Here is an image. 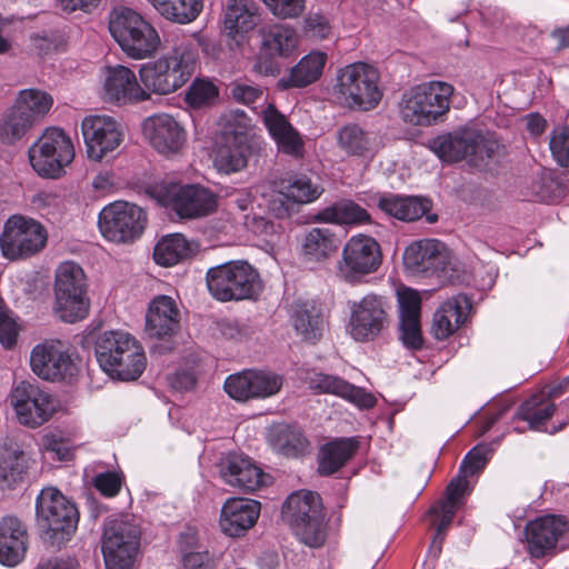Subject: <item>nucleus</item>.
I'll list each match as a JSON object with an SVG mask.
<instances>
[{"instance_id":"37998d69","label":"nucleus","mask_w":569,"mask_h":569,"mask_svg":"<svg viewBox=\"0 0 569 569\" xmlns=\"http://www.w3.org/2000/svg\"><path fill=\"white\" fill-rule=\"evenodd\" d=\"M262 46L272 56L288 57L297 44L298 36L289 24L276 23L261 30Z\"/></svg>"},{"instance_id":"603ef678","label":"nucleus","mask_w":569,"mask_h":569,"mask_svg":"<svg viewBox=\"0 0 569 569\" xmlns=\"http://www.w3.org/2000/svg\"><path fill=\"white\" fill-rule=\"evenodd\" d=\"M219 94L216 84L209 80L196 79L186 92V102L192 108L211 104Z\"/></svg>"},{"instance_id":"ea45409f","label":"nucleus","mask_w":569,"mask_h":569,"mask_svg":"<svg viewBox=\"0 0 569 569\" xmlns=\"http://www.w3.org/2000/svg\"><path fill=\"white\" fill-rule=\"evenodd\" d=\"M317 222L335 224H365L371 221L369 212L352 200H342L328 206L315 216Z\"/></svg>"},{"instance_id":"09e8293b","label":"nucleus","mask_w":569,"mask_h":569,"mask_svg":"<svg viewBox=\"0 0 569 569\" xmlns=\"http://www.w3.org/2000/svg\"><path fill=\"white\" fill-rule=\"evenodd\" d=\"M33 126L27 113L13 104L0 120V141L13 144L23 138Z\"/></svg>"},{"instance_id":"72a5a7b5","label":"nucleus","mask_w":569,"mask_h":569,"mask_svg":"<svg viewBox=\"0 0 569 569\" xmlns=\"http://www.w3.org/2000/svg\"><path fill=\"white\" fill-rule=\"evenodd\" d=\"M326 62V53L321 51L308 53L290 69L288 77H283L278 81V87L287 90L290 88H305L316 82L321 77Z\"/></svg>"},{"instance_id":"a211bd4d","label":"nucleus","mask_w":569,"mask_h":569,"mask_svg":"<svg viewBox=\"0 0 569 569\" xmlns=\"http://www.w3.org/2000/svg\"><path fill=\"white\" fill-rule=\"evenodd\" d=\"M12 406L18 421L30 428H37L49 420L53 405L48 392L40 389L37 382L22 380L16 383L10 392Z\"/></svg>"},{"instance_id":"5fc2aeb1","label":"nucleus","mask_w":569,"mask_h":569,"mask_svg":"<svg viewBox=\"0 0 569 569\" xmlns=\"http://www.w3.org/2000/svg\"><path fill=\"white\" fill-rule=\"evenodd\" d=\"M491 450L488 446L473 447L463 458L459 472L465 477L473 476L480 472L489 460Z\"/></svg>"},{"instance_id":"7c9ffc66","label":"nucleus","mask_w":569,"mask_h":569,"mask_svg":"<svg viewBox=\"0 0 569 569\" xmlns=\"http://www.w3.org/2000/svg\"><path fill=\"white\" fill-rule=\"evenodd\" d=\"M309 385L320 393L341 397L359 408L370 409L376 405V398L371 393L337 376L315 372L309 377Z\"/></svg>"},{"instance_id":"c9c22d12","label":"nucleus","mask_w":569,"mask_h":569,"mask_svg":"<svg viewBox=\"0 0 569 569\" xmlns=\"http://www.w3.org/2000/svg\"><path fill=\"white\" fill-rule=\"evenodd\" d=\"M337 144L348 156L369 158L376 152L375 137L357 123H348L337 132Z\"/></svg>"},{"instance_id":"de8ad7c7","label":"nucleus","mask_w":569,"mask_h":569,"mask_svg":"<svg viewBox=\"0 0 569 569\" xmlns=\"http://www.w3.org/2000/svg\"><path fill=\"white\" fill-rule=\"evenodd\" d=\"M53 104V99L50 94L38 89H24L19 92L14 102L20 111L27 113L28 118L38 123L49 112Z\"/></svg>"},{"instance_id":"7ed1b4c3","label":"nucleus","mask_w":569,"mask_h":569,"mask_svg":"<svg viewBox=\"0 0 569 569\" xmlns=\"http://www.w3.org/2000/svg\"><path fill=\"white\" fill-rule=\"evenodd\" d=\"M108 28L121 50L132 59L151 57L161 43L156 28L126 6H117L110 11Z\"/></svg>"},{"instance_id":"1a4fd4ad","label":"nucleus","mask_w":569,"mask_h":569,"mask_svg":"<svg viewBox=\"0 0 569 569\" xmlns=\"http://www.w3.org/2000/svg\"><path fill=\"white\" fill-rule=\"evenodd\" d=\"M282 516L302 543L311 548L323 545L325 515L317 493L312 491L291 493L283 505Z\"/></svg>"},{"instance_id":"c85d7f7f","label":"nucleus","mask_w":569,"mask_h":569,"mask_svg":"<svg viewBox=\"0 0 569 569\" xmlns=\"http://www.w3.org/2000/svg\"><path fill=\"white\" fill-rule=\"evenodd\" d=\"M260 502L252 499L230 498L221 508L220 527L230 537L246 533L258 520Z\"/></svg>"},{"instance_id":"aec40b11","label":"nucleus","mask_w":569,"mask_h":569,"mask_svg":"<svg viewBox=\"0 0 569 569\" xmlns=\"http://www.w3.org/2000/svg\"><path fill=\"white\" fill-rule=\"evenodd\" d=\"M81 131L90 160L101 161L123 140L121 124L112 117L94 114L84 117Z\"/></svg>"},{"instance_id":"39448f33","label":"nucleus","mask_w":569,"mask_h":569,"mask_svg":"<svg viewBox=\"0 0 569 569\" xmlns=\"http://www.w3.org/2000/svg\"><path fill=\"white\" fill-rule=\"evenodd\" d=\"M36 516L43 539L51 547H60L69 541L74 535L79 521L76 505L52 487L42 489L38 495Z\"/></svg>"},{"instance_id":"6e6d98bb","label":"nucleus","mask_w":569,"mask_h":569,"mask_svg":"<svg viewBox=\"0 0 569 569\" xmlns=\"http://www.w3.org/2000/svg\"><path fill=\"white\" fill-rule=\"evenodd\" d=\"M398 303L400 321L420 319L421 298L416 290L406 288L398 291Z\"/></svg>"},{"instance_id":"f704fd0d","label":"nucleus","mask_w":569,"mask_h":569,"mask_svg":"<svg viewBox=\"0 0 569 569\" xmlns=\"http://www.w3.org/2000/svg\"><path fill=\"white\" fill-rule=\"evenodd\" d=\"M359 441L357 438H338L327 442L320 449L319 473L330 476L343 467L357 452Z\"/></svg>"},{"instance_id":"e433bc0d","label":"nucleus","mask_w":569,"mask_h":569,"mask_svg":"<svg viewBox=\"0 0 569 569\" xmlns=\"http://www.w3.org/2000/svg\"><path fill=\"white\" fill-rule=\"evenodd\" d=\"M340 240L329 228H311L303 238L302 253L309 261H325L337 252Z\"/></svg>"},{"instance_id":"a19ab883","label":"nucleus","mask_w":569,"mask_h":569,"mask_svg":"<svg viewBox=\"0 0 569 569\" xmlns=\"http://www.w3.org/2000/svg\"><path fill=\"white\" fill-rule=\"evenodd\" d=\"M27 461L23 450L12 445H0V485L14 488L27 473Z\"/></svg>"},{"instance_id":"8fccbe9b","label":"nucleus","mask_w":569,"mask_h":569,"mask_svg":"<svg viewBox=\"0 0 569 569\" xmlns=\"http://www.w3.org/2000/svg\"><path fill=\"white\" fill-rule=\"evenodd\" d=\"M531 194L536 201L552 202L560 200L567 192L563 180L551 172H542L530 184Z\"/></svg>"},{"instance_id":"69168bd1","label":"nucleus","mask_w":569,"mask_h":569,"mask_svg":"<svg viewBox=\"0 0 569 569\" xmlns=\"http://www.w3.org/2000/svg\"><path fill=\"white\" fill-rule=\"evenodd\" d=\"M305 31L312 38L326 39L330 34L329 20L320 13H310L305 19Z\"/></svg>"},{"instance_id":"49530a36","label":"nucleus","mask_w":569,"mask_h":569,"mask_svg":"<svg viewBox=\"0 0 569 569\" xmlns=\"http://www.w3.org/2000/svg\"><path fill=\"white\" fill-rule=\"evenodd\" d=\"M556 405L546 398L545 395H533L523 401L517 410L516 416L529 423V428L540 430L541 427L552 417Z\"/></svg>"},{"instance_id":"a18cd8bd","label":"nucleus","mask_w":569,"mask_h":569,"mask_svg":"<svg viewBox=\"0 0 569 569\" xmlns=\"http://www.w3.org/2000/svg\"><path fill=\"white\" fill-rule=\"evenodd\" d=\"M167 20L189 23L197 19L203 8L202 0H148Z\"/></svg>"},{"instance_id":"412c9836","label":"nucleus","mask_w":569,"mask_h":569,"mask_svg":"<svg viewBox=\"0 0 569 569\" xmlns=\"http://www.w3.org/2000/svg\"><path fill=\"white\" fill-rule=\"evenodd\" d=\"M403 263L415 273L446 277L452 270V261L446 246L436 239H422L409 244L403 253Z\"/></svg>"},{"instance_id":"b1692460","label":"nucleus","mask_w":569,"mask_h":569,"mask_svg":"<svg viewBox=\"0 0 569 569\" xmlns=\"http://www.w3.org/2000/svg\"><path fill=\"white\" fill-rule=\"evenodd\" d=\"M252 154V146L242 131L226 129L214 152L213 164L219 172L230 174L243 170Z\"/></svg>"},{"instance_id":"4d7b16f0","label":"nucleus","mask_w":569,"mask_h":569,"mask_svg":"<svg viewBox=\"0 0 569 569\" xmlns=\"http://www.w3.org/2000/svg\"><path fill=\"white\" fill-rule=\"evenodd\" d=\"M549 147L557 163L569 167V127L553 129Z\"/></svg>"},{"instance_id":"052dcab7","label":"nucleus","mask_w":569,"mask_h":569,"mask_svg":"<svg viewBox=\"0 0 569 569\" xmlns=\"http://www.w3.org/2000/svg\"><path fill=\"white\" fill-rule=\"evenodd\" d=\"M230 96L234 101L250 106L262 99L263 90L259 86L234 81L230 84Z\"/></svg>"},{"instance_id":"338daca9","label":"nucleus","mask_w":569,"mask_h":569,"mask_svg":"<svg viewBox=\"0 0 569 569\" xmlns=\"http://www.w3.org/2000/svg\"><path fill=\"white\" fill-rule=\"evenodd\" d=\"M182 569H214L208 551L188 552L182 558Z\"/></svg>"},{"instance_id":"473e14b6","label":"nucleus","mask_w":569,"mask_h":569,"mask_svg":"<svg viewBox=\"0 0 569 569\" xmlns=\"http://www.w3.org/2000/svg\"><path fill=\"white\" fill-rule=\"evenodd\" d=\"M291 325L296 333L305 341L317 342L323 331V318L320 309L309 301H298L291 307Z\"/></svg>"},{"instance_id":"e2e57ef3","label":"nucleus","mask_w":569,"mask_h":569,"mask_svg":"<svg viewBox=\"0 0 569 569\" xmlns=\"http://www.w3.org/2000/svg\"><path fill=\"white\" fill-rule=\"evenodd\" d=\"M262 120L272 139L281 131L289 129V126L291 124L287 117L273 104H268V107L262 111Z\"/></svg>"},{"instance_id":"bb28decb","label":"nucleus","mask_w":569,"mask_h":569,"mask_svg":"<svg viewBox=\"0 0 569 569\" xmlns=\"http://www.w3.org/2000/svg\"><path fill=\"white\" fill-rule=\"evenodd\" d=\"M567 528V521L557 516H546L529 522L525 531L529 553L535 558L545 557L556 547Z\"/></svg>"},{"instance_id":"5701e85b","label":"nucleus","mask_w":569,"mask_h":569,"mask_svg":"<svg viewBox=\"0 0 569 569\" xmlns=\"http://www.w3.org/2000/svg\"><path fill=\"white\" fill-rule=\"evenodd\" d=\"M220 476L226 485L246 492L262 488L270 479L252 459L236 452L221 459Z\"/></svg>"},{"instance_id":"a878e982","label":"nucleus","mask_w":569,"mask_h":569,"mask_svg":"<svg viewBox=\"0 0 569 569\" xmlns=\"http://www.w3.org/2000/svg\"><path fill=\"white\" fill-rule=\"evenodd\" d=\"M142 88L131 69L123 66L109 68L104 80V99L118 104L149 100L150 94Z\"/></svg>"},{"instance_id":"0e129e2a","label":"nucleus","mask_w":569,"mask_h":569,"mask_svg":"<svg viewBox=\"0 0 569 569\" xmlns=\"http://www.w3.org/2000/svg\"><path fill=\"white\" fill-rule=\"evenodd\" d=\"M18 329L14 320L9 316L8 310L0 303V342L9 349L16 341Z\"/></svg>"},{"instance_id":"dca6fc26","label":"nucleus","mask_w":569,"mask_h":569,"mask_svg":"<svg viewBox=\"0 0 569 569\" xmlns=\"http://www.w3.org/2000/svg\"><path fill=\"white\" fill-rule=\"evenodd\" d=\"M163 206L181 220H197L216 212L218 196L199 183L170 184L166 189Z\"/></svg>"},{"instance_id":"13d9d810","label":"nucleus","mask_w":569,"mask_h":569,"mask_svg":"<svg viewBox=\"0 0 569 569\" xmlns=\"http://www.w3.org/2000/svg\"><path fill=\"white\" fill-rule=\"evenodd\" d=\"M123 475L117 471H104L93 477L94 488L104 497H116L123 485Z\"/></svg>"},{"instance_id":"2f4dec72","label":"nucleus","mask_w":569,"mask_h":569,"mask_svg":"<svg viewBox=\"0 0 569 569\" xmlns=\"http://www.w3.org/2000/svg\"><path fill=\"white\" fill-rule=\"evenodd\" d=\"M471 309V301L466 295H458L443 302L435 312L432 330L437 339L451 336L465 321Z\"/></svg>"},{"instance_id":"2eb2a0df","label":"nucleus","mask_w":569,"mask_h":569,"mask_svg":"<svg viewBox=\"0 0 569 569\" xmlns=\"http://www.w3.org/2000/svg\"><path fill=\"white\" fill-rule=\"evenodd\" d=\"M349 308L348 330L356 341H372L389 326V306L382 296L368 293L349 302Z\"/></svg>"},{"instance_id":"0eeeda50","label":"nucleus","mask_w":569,"mask_h":569,"mask_svg":"<svg viewBox=\"0 0 569 569\" xmlns=\"http://www.w3.org/2000/svg\"><path fill=\"white\" fill-rule=\"evenodd\" d=\"M211 296L222 302L256 299L262 291L259 272L247 261H229L207 271Z\"/></svg>"},{"instance_id":"4c0bfd02","label":"nucleus","mask_w":569,"mask_h":569,"mask_svg":"<svg viewBox=\"0 0 569 569\" xmlns=\"http://www.w3.org/2000/svg\"><path fill=\"white\" fill-rule=\"evenodd\" d=\"M197 249V244L189 241L181 233L163 237L154 247L153 259L163 267L174 266L190 258Z\"/></svg>"},{"instance_id":"9d476101","label":"nucleus","mask_w":569,"mask_h":569,"mask_svg":"<svg viewBox=\"0 0 569 569\" xmlns=\"http://www.w3.org/2000/svg\"><path fill=\"white\" fill-rule=\"evenodd\" d=\"M141 529L132 517L108 518L101 550L106 569H132L140 547Z\"/></svg>"},{"instance_id":"9b49d317","label":"nucleus","mask_w":569,"mask_h":569,"mask_svg":"<svg viewBox=\"0 0 569 569\" xmlns=\"http://www.w3.org/2000/svg\"><path fill=\"white\" fill-rule=\"evenodd\" d=\"M56 312L64 322L82 320L89 311L86 276L82 268L72 262H62L56 271Z\"/></svg>"},{"instance_id":"864d4df0","label":"nucleus","mask_w":569,"mask_h":569,"mask_svg":"<svg viewBox=\"0 0 569 569\" xmlns=\"http://www.w3.org/2000/svg\"><path fill=\"white\" fill-rule=\"evenodd\" d=\"M273 140L279 151L296 159L303 156L305 142L298 130L293 128L292 124L289 126V129L277 134Z\"/></svg>"},{"instance_id":"3c124183","label":"nucleus","mask_w":569,"mask_h":569,"mask_svg":"<svg viewBox=\"0 0 569 569\" xmlns=\"http://www.w3.org/2000/svg\"><path fill=\"white\" fill-rule=\"evenodd\" d=\"M281 192L295 202L308 203L318 199L322 189L315 184L309 177L299 174L290 178L287 183L282 182Z\"/></svg>"},{"instance_id":"4468645a","label":"nucleus","mask_w":569,"mask_h":569,"mask_svg":"<svg viewBox=\"0 0 569 569\" xmlns=\"http://www.w3.org/2000/svg\"><path fill=\"white\" fill-rule=\"evenodd\" d=\"M147 223L142 208L127 201H114L99 213L98 227L102 237L114 243H130L140 238Z\"/></svg>"},{"instance_id":"bf43d9fd","label":"nucleus","mask_w":569,"mask_h":569,"mask_svg":"<svg viewBox=\"0 0 569 569\" xmlns=\"http://www.w3.org/2000/svg\"><path fill=\"white\" fill-rule=\"evenodd\" d=\"M400 340L408 349L420 350L423 347L420 319L401 320L399 322Z\"/></svg>"},{"instance_id":"393cba45","label":"nucleus","mask_w":569,"mask_h":569,"mask_svg":"<svg viewBox=\"0 0 569 569\" xmlns=\"http://www.w3.org/2000/svg\"><path fill=\"white\" fill-rule=\"evenodd\" d=\"M143 133L160 153H177L186 141V131L170 114L149 117L143 123Z\"/></svg>"},{"instance_id":"f8f14e48","label":"nucleus","mask_w":569,"mask_h":569,"mask_svg":"<svg viewBox=\"0 0 569 569\" xmlns=\"http://www.w3.org/2000/svg\"><path fill=\"white\" fill-rule=\"evenodd\" d=\"M33 170L42 178H59L74 158L70 137L60 128H48L28 150Z\"/></svg>"},{"instance_id":"ddd939ff","label":"nucleus","mask_w":569,"mask_h":569,"mask_svg":"<svg viewBox=\"0 0 569 569\" xmlns=\"http://www.w3.org/2000/svg\"><path fill=\"white\" fill-rule=\"evenodd\" d=\"M47 240V230L39 221L13 214L4 222L0 234V249L9 260L26 259L41 251Z\"/></svg>"},{"instance_id":"6ab92c4d","label":"nucleus","mask_w":569,"mask_h":569,"mask_svg":"<svg viewBox=\"0 0 569 569\" xmlns=\"http://www.w3.org/2000/svg\"><path fill=\"white\" fill-rule=\"evenodd\" d=\"M34 375L48 381H67L77 376L78 367L60 340L36 345L30 355Z\"/></svg>"},{"instance_id":"774afa93","label":"nucleus","mask_w":569,"mask_h":569,"mask_svg":"<svg viewBox=\"0 0 569 569\" xmlns=\"http://www.w3.org/2000/svg\"><path fill=\"white\" fill-rule=\"evenodd\" d=\"M78 561L71 557L42 558L33 569H77Z\"/></svg>"},{"instance_id":"f257e3e1","label":"nucleus","mask_w":569,"mask_h":569,"mask_svg":"<svg viewBox=\"0 0 569 569\" xmlns=\"http://www.w3.org/2000/svg\"><path fill=\"white\" fill-rule=\"evenodd\" d=\"M94 355L100 368L112 379L137 380L144 371L147 358L142 346L129 332L108 330L94 343Z\"/></svg>"},{"instance_id":"c03bdc74","label":"nucleus","mask_w":569,"mask_h":569,"mask_svg":"<svg viewBox=\"0 0 569 569\" xmlns=\"http://www.w3.org/2000/svg\"><path fill=\"white\" fill-rule=\"evenodd\" d=\"M271 445L284 456H297L307 447V439L296 425L278 423L269 431Z\"/></svg>"},{"instance_id":"cd10ccee","label":"nucleus","mask_w":569,"mask_h":569,"mask_svg":"<svg viewBox=\"0 0 569 569\" xmlns=\"http://www.w3.org/2000/svg\"><path fill=\"white\" fill-rule=\"evenodd\" d=\"M180 328V310L169 296H158L149 305L146 315V332L157 339L174 336Z\"/></svg>"},{"instance_id":"4be33fe9","label":"nucleus","mask_w":569,"mask_h":569,"mask_svg":"<svg viewBox=\"0 0 569 569\" xmlns=\"http://www.w3.org/2000/svg\"><path fill=\"white\" fill-rule=\"evenodd\" d=\"M282 378L273 372L262 370H243L230 375L223 385L230 398L237 401L268 398L278 393Z\"/></svg>"},{"instance_id":"58836bf2","label":"nucleus","mask_w":569,"mask_h":569,"mask_svg":"<svg viewBox=\"0 0 569 569\" xmlns=\"http://www.w3.org/2000/svg\"><path fill=\"white\" fill-rule=\"evenodd\" d=\"M378 207L398 220L415 221L429 211L430 202L417 197L390 194L381 197Z\"/></svg>"},{"instance_id":"6e6552de","label":"nucleus","mask_w":569,"mask_h":569,"mask_svg":"<svg viewBox=\"0 0 569 569\" xmlns=\"http://www.w3.org/2000/svg\"><path fill=\"white\" fill-rule=\"evenodd\" d=\"M379 78L375 67L365 62L350 63L338 70L333 94L349 108L373 109L382 98Z\"/></svg>"},{"instance_id":"c756f323","label":"nucleus","mask_w":569,"mask_h":569,"mask_svg":"<svg viewBox=\"0 0 569 569\" xmlns=\"http://www.w3.org/2000/svg\"><path fill=\"white\" fill-rule=\"evenodd\" d=\"M28 530L24 522L16 516H4L0 520V563L14 567L27 553Z\"/></svg>"},{"instance_id":"680f3d73","label":"nucleus","mask_w":569,"mask_h":569,"mask_svg":"<svg viewBox=\"0 0 569 569\" xmlns=\"http://www.w3.org/2000/svg\"><path fill=\"white\" fill-rule=\"evenodd\" d=\"M270 12L280 19L299 17L305 10V0H262Z\"/></svg>"},{"instance_id":"79ce46f5","label":"nucleus","mask_w":569,"mask_h":569,"mask_svg":"<svg viewBox=\"0 0 569 569\" xmlns=\"http://www.w3.org/2000/svg\"><path fill=\"white\" fill-rule=\"evenodd\" d=\"M258 22L257 8L246 0H228L223 24L228 34L236 38L239 33L252 30Z\"/></svg>"},{"instance_id":"f3484780","label":"nucleus","mask_w":569,"mask_h":569,"mask_svg":"<svg viewBox=\"0 0 569 569\" xmlns=\"http://www.w3.org/2000/svg\"><path fill=\"white\" fill-rule=\"evenodd\" d=\"M381 260L380 246L372 237L353 236L343 247L342 258L338 262V272L346 281L356 282L377 271Z\"/></svg>"},{"instance_id":"423d86ee","label":"nucleus","mask_w":569,"mask_h":569,"mask_svg":"<svg viewBox=\"0 0 569 569\" xmlns=\"http://www.w3.org/2000/svg\"><path fill=\"white\" fill-rule=\"evenodd\" d=\"M453 87L443 81H429L403 92L399 101L400 118L413 126H431L450 108Z\"/></svg>"},{"instance_id":"20e7f679","label":"nucleus","mask_w":569,"mask_h":569,"mask_svg":"<svg viewBox=\"0 0 569 569\" xmlns=\"http://www.w3.org/2000/svg\"><path fill=\"white\" fill-rule=\"evenodd\" d=\"M428 147L443 162L467 160L470 166L482 168L495 156L499 143L479 130L459 128L432 138Z\"/></svg>"},{"instance_id":"f03ea898","label":"nucleus","mask_w":569,"mask_h":569,"mask_svg":"<svg viewBox=\"0 0 569 569\" xmlns=\"http://www.w3.org/2000/svg\"><path fill=\"white\" fill-rule=\"evenodd\" d=\"M196 68V53L190 43L181 41L158 58L140 67L142 89L151 96H167L182 88L192 77Z\"/></svg>"}]
</instances>
